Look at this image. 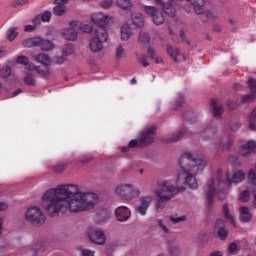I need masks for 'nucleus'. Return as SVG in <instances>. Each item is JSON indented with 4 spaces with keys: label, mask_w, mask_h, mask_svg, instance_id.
Returning a JSON list of instances; mask_svg holds the SVG:
<instances>
[{
    "label": "nucleus",
    "mask_w": 256,
    "mask_h": 256,
    "mask_svg": "<svg viewBox=\"0 0 256 256\" xmlns=\"http://www.w3.org/2000/svg\"><path fill=\"white\" fill-rule=\"evenodd\" d=\"M99 196L93 192H83L75 184H61L48 189L42 196V206L49 217L59 213H83L97 205Z\"/></svg>",
    "instance_id": "f257e3e1"
},
{
    "label": "nucleus",
    "mask_w": 256,
    "mask_h": 256,
    "mask_svg": "<svg viewBox=\"0 0 256 256\" xmlns=\"http://www.w3.org/2000/svg\"><path fill=\"white\" fill-rule=\"evenodd\" d=\"M178 167L180 172L176 176V185H185L189 189H197V175H200L207 167L205 157H193V154L185 152L178 159Z\"/></svg>",
    "instance_id": "f03ea898"
},
{
    "label": "nucleus",
    "mask_w": 256,
    "mask_h": 256,
    "mask_svg": "<svg viewBox=\"0 0 256 256\" xmlns=\"http://www.w3.org/2000/svg\"><path fill=\"white\" fill-rule=\"evenodd\" d=\"M244 179L245 172L241 170L235 171L231 177L227 174H223V171L218 170L216 180L212 178L207 182L206 199L208 205H213V199H215L216 195L223 201V199H225V194H223L225 186L229 187L232 183H241Z\"/></svg>",
    "instance_id": "7ed1b4c3"
},
{
    "label": "nucleus",
    "mask_w": 256,
    "mask_h": 256,
    "mask_svg": "<svg viewBox=\"0 0 256 256\" xmlns=\"http://www.w3.org/2000/svg\"><path fill=\"white\" fill-rule=\"evenodd\" d=\"M152 187L155 197L164 200L171 201L176 195H179V187L173 185L170 180H156Z\"/></svg>",
    "instance_id": "20e7f679"
},
{
    "label": "nucleus",
    "mask_w": 256,
    "mask_h": 256,
    "mask_svg": "<svg viewBox=\"0 0 256 256\" xmlns=\"http://www.w3.org/2000/svg\"><path fill=\"white\" fill-rule=\"evenodd\" d=\"M109 34L103 26H97L94 29V37L89 40L88 47L91 53H101L103 51V43H107Z\"/></svg>",
    "instance_id": "39448f33"
},
{
    "label": "nucleus",
    "mask_w": 256,
    "mask_h": 256,
    "mask_svg": "<svg viewBox=\"0 0 256 256\" xmlns=\"http://www.w3.org/2000/svg\"><path fill=\"white\" fill-rule=\"evenodd\" d=\"M115 193L118 197L126 199V201H133V199H137L141 195V190L133 184H121L116 187Z\"/></svg>",
    "instance_id": "423d86ee"
},
{
    "label": "nucleus",
    "mask_w": 256,
    "mask_h": 256,
    "mask_svg": "<svg viewBox=\"0 0 256 256\" xmlns=\"http://www.w3.org/2000/svg\"><path fill=\"white\" fill-rule=\"evenodd\" d=\"M25 219L36 227H41L45 224V214L39 207H31L25 213Z\"/></svg>",
    "instance_id": "0eeeda50"
},
{
    "label": "nucleus",
    "mask_w": 256,
    "mask_h": 256,
    "mask_svg": "<svg viewBox=\"0 0 256 256\" xmlns=\"http://www.w3.org/2000/svg\"><path fill=\"white\" fill-rule=\"evenodd\" d=\"M86 237L94 243L95 245H105L107 241V236H105V232L99 228L89 227L86 231Z\"/></svg>",
    "instance_id": "6e6552de"
},
{
    "label": "nucleus",
    "mask_w": 256,
    "mask_h": 256,
    "mask_svg": "<svg viewBox=\"0 0 256 256\" xmlns=\"http://www.w3.org/2000/svg\"><path fill=\"white\" fill-rule=\"evenodd\" d=\"M157 128L155 126H151L150 128L146 129L145 131L141 132L139 135V142L140 145H151L153 141H155V132Z\"/></svg>",
    "instance_id": "1a4fd4ad"
},
{
    "label": "nucleus",
    "mask_w": 256,
    "mask_h": 256,
    "mask_svg": "<svg viewBox=\"0 0 256 256\" xmlns=\"http://www.w3.org/2000/svg\"><path fill=\"white\" fill-rule=\"evenodd\" d=\"M144 11L147 15H150L155 25H163V23H165V16H163V13L157 10V8L153 6H145Z\"/></svg>",
    "instance_id": "9d476101"
},
{
    "label": "nucleus",
    "mask_w": 256,
    "mask_h": 256,
    "mask_svg": "<svg viewBox=\"0 0 256 256\" xmlns=\"http://www.w3.org/2000/svg\"><path fill=\"white\" fill-rule=\"evenodd\" d=\"M233 145H235V137L233 135L228 136L226 140L218 137L215 141V147H217V149H221L222 151H229Z\"/></svg>",
    "instance_id": "9b49d317"
},
{
    "label": "nucleus",
    "mask_w": 256,
    "mask_h": 256,
    "mask_svg": "<svg viewBox=\"0 0 256 256\" xmlns=\"http://www.w3.org/2000/svg\"><path fill=\"white\" fill-rule=\"evenodd\" d=\"M214 231L218 239H221V241H225V239H227V236L229 235V232L227 231V229H225V221H223L222 219L216 220L214 225Z\"/></svg>",
    "instance_id": "f8f14e48"
},
{
    "label": "nucleus",
    "mask_w": 256,
    "mask_h": 256,
    "mask_svg": "<svg viewBox=\"0 0 256 256\" xmlns=\"http://www.w3.org/2000/svg\"><path fill=\"white\" fill-rule=\"evenodd\" d=\"M115 215L117 221H120L121 223L128 221L129 217H131V210L127 208L126 206H119L115 210Z\"/></svg>",
    "instance_id": "ddd939ff"
},
{
    "label": "nucleus",
    "mask_w": 256,
    "mask_h": 256,
    "mask_svg": "<svg viewBox=\"0 0 256 256\" xmlns=\"http://www.w3.org/2000/svg\"><path fill=\"white\" fill-rule=\"evenodd\" d=\"M256 151V142L255 141H248L246 144L240 146L239 154L242 157H249L252 153Z\"/></svg>",
    "instance_id": "4468645a"
},
{
    "label": "nucleus",
    "mask_w": 256,
    "mask_h": 256,
    "mask_svg": "<svg viewBox=\"0 0 256 256\" xmlns=\"http://www.w3.org/2000/svg\"><path fill=\"white\" fill-rule=\"evenodd\" d=\"M92 23L98 25V27H103V25H107V21H109V16L105 15L101 12H96L91 15Z\"/></svg>",
    "instance_id": "2eb2a0df"
},
{
    "label": "nucleus",
    "mask_w": 256,
    "mask_h": 256,
    "mask_svg": "<svg viewBox=\"0 0 256 256\" xmlns=\"http://www.w3.org/2000/svg\"><path fill=\"white\" fill-rule=\"evenodd\" d=\"M200 135L204 141H211L215 139V135H217V127L209 126L200 132Z\"/></svg>",
    "instance_id": "dca6fc26"
},
{
    "label": "nucleus",
    "mask_w": 256,
    "mask_h": 256,
    "mask_svg": "<svg viewBox=\"0 0 256 256\" xmlns=\"http://www.w3.org/2000/svg\"><path fill=\"white\" fill-rule=\"evenodd\" d=\"M239 219L241 223H249V221L253 219V215L247 206H242L239 208Z\"/></svg>",
    "instance_id": "f3484780"
},
{
    "label": "nucleus",
    "mask_w": 256,
    "mask_h": 256,
    "mask_svg": "<svg viewBox=\"0 0 256 256\" xmlns=\"http://www.w3.org/2000/svg\"><path fill=\"white\" fill-rule=\"evenodd\" d=\"M77 30L75 28H66L62 31V37L66 39V41H76L77 40Z\"/></svg>",
    "instance_id": "a211bd4d"
},
{
    "label": "nucleus",
    "mask_w": 256,
    "mask_h": 256,
    "mask_svg": "<svg viewBox=\"0 0 256 256\" xmlns=\"http://www.w3.org/2000/svg\"><path fill=\"white\" fill-rule=\"evenodd\" d=\"M34 61L40 63V65H44V67H49V65H51V57L45 53H40L34 56Z\"/></svg>",
    "instance_id": "6ab92c4d"
},
{
    "label": "nucleus",
    "mask_w": 256,
    "mask_h": 256,
    "mask_svg": "<svg viewBox=\"0 0 256 256\" xmlns=\"http://www.w3.org/2000/svg\"><path fill=\"white\" fill-rule=\"evenodd\" d=\"M40 43H41V37L27 38L22 41L23 47H26L27 49H31V47H39Z\"/></svg>",
    "instance_id": "aec40b11"
},
{
    "label": "nucleus",
    "mask_w": 256,
    "mask_h": 256,
    "mask_svg": "<svg viewBox=\"0 0 256 256\" xmlns=\"http://www.w3.org/2000/svg\"><path fill=\"white\" fill-rule=\"evenodd\" d=\"M183 137H185V130H180L168 135L165 141L166 143H177V141L183 139Z\"/></svg>",
    "instance_id": "412c9836"
},
{
    "label": "nucleus",
    "mask_w": 256,
    "mask_h": 256,
    "mask_svg": "<svg viewBox=\"0 0 256 256\" xmlns=\"http://www.w3.org/2000/svg\"><path fill=\"white\" fill-rule=\"evenodd\" d=\"M155 3L162 6V9L166 15H169V17H175V8H173V5L171 4H165L163 3V0H154Z\"/></svg>",
    "instance_id": "4be33fe9"
},
{
    "label": "nucleus",
    "mask_w": 256,
    "mask_h": 256,
    "mask_svg": "<svg viewBox=\"0 0 256 256\" xmlns=\"http://www.w3.org/2000/svg\"><path fill=\"white\" fill-rule=\"evenodd\" d=\"M132 23L135 27H143L145 25V18H143V14L139 12H135L131 15Z\"/></svg>",
    "instance_id": "5701e85b"
},
{
    "label": "nucleus",
    "mask_w": 256,
    "mask_h": 256,
    "mask_svg": "<svg viewBox=\"0 0 256 256\" xmlns=\"http://www.w3.org/2000/svg\"><path fill=\"white\" fill-rule=\"evenodd\" d=\"M41 51H53L55 49V44L51 40L40 38V43L38 45Z\"/></svg>",
    "instance_id": "b1692460"
},
{
    "label": "nucleus",
    "mask_w": 256,
    "mask_h": 256,
    "mask_svg": "<svg viewBox=\"0 0 256 256\" xmlns=\"http://www.w3.org/2000/svg\"><path fill=\"white\" fill-rule=\"evenodd\" d=\"M210 106L213 109L214 117H221V115H223V105H221V103L211 100Z\"/></svg>",
    "instance_id": "393cba45"
},
{
    "label": "nucleus",
    "mask_w": 256,
    "mask_h": 256,
    "mask_svg": "<svg viewBox=\"0 0 256 256\" xmlns=\"http://www.w3.org/2000/svg\"><path fill=\"white\" fill-rule=\"evenodd\" d=\"M109 221V215H107V211L102 210L100 213L95 216V223L97 225H103Z\"/></svg>",
    "instance_id": "a878e982"
},
{
    "label": "nucleus",
    "mask_w": 256,
    "mask_h": 256,
    "mask_svg": "<svg viewBox=\"0 0 256 256\" xmlns=\"http://www.w3.org/2000/svg\"><path fill=\"white\" fill-rule=\"evenodd\" d=\"M138 43H141V45H150L151 35L149 32L141 31L138 35Z\"/></svg>",
    "instance_id": "bb28decb"
},
{
    "label": "nucleus",
    "mask_w": 256,
    "mask_h": 256,
    "mask_svg": "<svg viewBox=\"0 0 256 256\" xmlns=\"http://www.w3.org/2000/svg\"><path fill=\"white\" fill-rule=\"evenodd\" d=\"M131 35H133V32L131 31V28L129 25L124 24L121 28V39L122 41H129L131 39Z\"/></svg>",
    "instance_id": "cd10ccee"
},
{
    "label": "nucleus",
    "mask_w": 256,
    "mask_h": 256,
    "mask_svg": "<svg viewBox=\"0 0 256 256\" xmlns=\"http://www.w3.org/2000/svg\"><path fill=\"white\" fill-rule=\"evenodd\" d=\"M116 5L124 11H131L133 9V3H131V0H117Z\"/></svg>",
    "instance_id": "c85d7f7f"
},
{
    "label": "nucleus",
    "mask_w": 256,
    "mask_h": 256,
    "mask_svg": "<svg viewBox=\"0 0 256 256\" xmlns=\"http://www.w3.org/2000/svg\"><path fill=\"white\" fill-rule=\"evenodd\" d=\"M167 53L170 55L171 59H173L174 63H178L177 57L181 55V51L179 48H173L172 46L167 47Z\"/></svg>",
    "instance_id": "c756f323"
},
{
    "label": "nucleus",
    "mask_w": 256,
    "mask_h": 256,
    "mask_svg": "<svg viewBox=\"0 0 256 256\" xmlns=\"http://www.w3.org/2000/svg\"><path fill=\"white\" fill-rule=\"evenodd\" d=\"M156 199H157L155 204L156 211L157 213H161V211L165 209V204L168 203V201L170 200H164L161 197H156Z\"/></svg>",
    "instance_id": "7c9ffc66"
},
{
    "label": "nucleus",
    "mask_w": 256,
    "mask_h": 256,
    "mask_svg": "<svg viewBox=\"0 0 256 256\" xmlns=\"http://www.w3.org/2000/svg\"><path fill=\"white\" fill-rule=\"evenodd\" d=\"M73 53H75V47H73V45H71V44H66L62 48L63 57H69V56L73 55Z\"/></svg>",
    "instance_id": "2f4dec72"
},
{
    "label": "nucleus",
    "mask_w": 256,
    "mask_h": 256,
    "mask_svg": "<svg viewBox=\"0 0 256 256\" xmlns=\"http://www.w3.org/2000/svg\"><path fill=\"white\" fill-rule=\"evenodd\" d=\"M152 203H153V196L151 195L143 196L140 198V204L147 209H149Z\"/></svg>",
    "instance_id": "473e14b6"
},
{
    "label": "nucleus",
    "mask_w": 256,
    "mask_h": 256,
    "mask_svg": "<svg viewBox=\"0 0 256 256\" xmlns=\"http://www.w3.org/2000/svg\"><path fill=\"white\" fill-rule=\"evenodd\" d=\"M65 13H67V7L65 6L56 4V6L53 8V14L57 17H61L62 15H65Z\"/></svg>",
    "instance_id": "72a5a7b5"
},
{
    "label": "nucleus",
    "mask_w": 256,
    "mask_h": 256,
    "mask_svg": "<svg viewBox=\"0 0 256 256\" xmlns=\"http://www.w3.org/2000/svg\"><path fill=\"white\" fill-rule=\"evenodd\" d=\"M24 83L29 87H35L36 85L35 76L31 73H27L24 77Z\"/></svg>",
    "instance_id": "f704fd0d"
},
{
    "label": "nucleus",
    "mask_w": 256,
    "mask_h": 256,
    "mask_svg": "<svg viewBox=\"0 0 256 256\" xmlns=\"http://www.w3.org/2000/svg\"><path fill=\"white\" fill-rule=\"evenodd\" d=\"M223 213H224V217L226 219H229L230 223L235 227V218H233V215H231V213H229V205H227V204L223 205Z\"/></svg>",
    "instance_id": "c9c22d12"
},
{
    "label": "nucleus",
    "mask_w": 256,
    "mask_h": 256,
    "mask_svg": "<svg viewBox=\"0 0 256 256\" xmlns=\"http://www.w3.org/2000/svg\"><path fill=\"white\" fill-rule=\"evenodd\" d=\"M19 33H17V28L16 27H11L7 31V39L8 41H15Z\"/></svg>",
    "instance_id": "e433bc0d"
},
{
    "label": "nucleus",
    "mask_w": 256,
    "mask_h": 256,
    "mask_svg": "<svg viewBox=\"0 0 256 256\" xmlns=\"http://www.w3.org/2000/svg\"><path fill=\"white\" fill-rule=\"evenodd\" d=\"M168 251L173 256H178L181 253V248H179V245H177V244H170L168 246Z\"/></svg>",
    "instance_id": "4c0bfd02"
},
{
    "label": "nucleus",
    "mask_w": 256,
    "mask_h": 256,
    "mask_svg": "<svg viewBox=\"0 0 256 256\" xmlns=\"http://www.w3.org/2000/svg\"><path fill=\"white\" fill-rule=\"evenodd\" d=\"M67 169V164L66 163H58L53 166V171L54 173H57L58 175L63 173Z\"/></svg>",
    "instance_id": "58836bf2"
},
{
    "label": "nucleus",
    "mask_w": 256,
    "mask_h": 256,
    "mask_svg": "<svg viewBox=\"0 0 256 256\" xmlns=\"http://www.w3.org/2000/svg\"><path fill=\"white\" fill-rule=\"evenodd\" d=\"M10 76H11V68L9 66L0 68V77L2 79H6V77H10Z\"/></svg>",
    "instance_id": "ea45409f"
},
{
    "label": "nucleus",
    "mask_w": 256,
    "mask_h": 256,
    "mask_svg": "<svg viewBox=\"0 0 256 256\" xmlns=\"http://www.w3.org/2000/svg\"><path fill=\"white\" fill-rule=\"evenodd\" d=\"M36 71L38 75H41L42 77H49L51 75V70L49 68H41V67H36Z\"/></svg>",
    "instance_id": "a19ab883"
},
{
    "label": "nucleus",
    "mask_w": 256,
    "mask_h": 256,
    "mask_svg": "<svg viewBox=\"0 0 256 256\" xmlns=\"http://www.w3.org/2000/svg\"><path fill=\"white\" fill-rule=\"evenodd\" d=\"M256 93L252 92L251 94H246L242 96V103H251V101H255Z\"/></svg>",
    "instance_id": "79ce46f5"
},
{
    "label": "nucleus",
    "mask_w": 256,
    "mask_h": 256,
    "mask_svg": "<svg viewBox=\"0 0 256 256\" xmlns=\"http://www.w3.org/2000/svg\"><path fill=\"white\" fill-rule=\"evenodd\" d=\"M115 55L117 59H123V57H125V48H123L122 45H118Z\"/></svg>",
    "instance_id": "37998d69"
},
{
    "label": "nucleus",
    "mask_w": 256,
    "mask_h": 256,
    "mask_svg": "<svg viewBox=\"0 0 256 256\" xmlns=\"http://www.w3.org/2000/svg\"><path fill=\"white\" fill-rule=\"evenodd\" d=\"M250 198H251V193L249 192V190H244L240 194V201H242V203H247V201H249Z\"/></svg>",
    "instance_id": "c03bdc74"
},
{
    "label": "nucleus",
    "mask_w": 256,
    "mask_h": 256,
    "mask_svg": "<svg viewBox=\"0 0 256 256\" xmlns=\"http://www.w3.org/2000/svg\"><path fill=\"white\" fill-rule=\"evenodd\" d=\"M183 103H185V96H183V94H180V96L174 103L173 109H179V107H181Z\"/></svg>",
    "instance_id": "a18cd8bd"
},
{
    "label": "nucleus",
    "mask_w": 256,
    "mask_h": 256,
    "mask_svg": "<svg viewBox=\"0 0 256 256\" xmlns=\"http://www.w3.org/2000/svg\"><path fill=\"white\" fill-rule=\"evenodd\" d=\"M169 220L176 225V223H183V221H187V217L185 216H180V217H174V216H169Z\"/></svg>",
    "instance_id": "49530a36"
},
{
    "label": "nucleus",
    "mask_w": 256,
    "mask_h": 256,
    "mask_svg": "<svg viewBox=\"0 0 256 256\" xmlns=\"http://www.w3.org/2000/svg\"><path fill=\"white\" fill-rule=\"evenodd\" d=\"M80 29L83 31V33H92L93 32V25L86 23L81 24Z\"/></svg>",
    "instance_id": "de8ad7c7"
},
{
    "label": "nucleus",
    "mask_w": 256,
    "mask_h": 256,
    "mask_svg": "<svg viewBox=\"0 0 256 256\" xmlns=\"http://www.w3.org/2000/svg\"><path fill=\"white\" fill-rule=\"evenodd\" d=\"M102 9H111L113 7V0H103L100 2Z\"/></svg>",
    "instance_id": "09e8293b"
},
{
    "label": "nucleus",
    "mask_w": 256,
    "mask_h": 256,
    "mask_svg": "<svg viewBox=\"0 0 256 256\" xmlns=\"http://www.w3.org/2000/svg\"><path fill=\"white\" fill-rule=\"evenodd\" d=\"M248 87H249L251 93H256V79L255 78H250L248 80Z\"/></svg>",
    "instance_id": "8fccbe9b"
},
{
    "label": "nucleus",
    "mask_w": 256,
    "mask_h": 256,
    "mask_svg": "<svg viewBox=\"0 0 256 256\" xmlns=\"http://www.w3.org/2000/svg\"><path fill=\"white\" fill-rule=\"evenodd\" d=\"M12 7H14V9H17V7H23V5H27V1L26 0H14L11 3Z\"/></svg>",
    "instance_id": "3c124183"
},
{
    "label": "nucleus",
    "mask_w": 256,
    "mask_h": 256,
    "mask_svg": "<svg viewBox=\"0 0 256 256\" xmlns=\"http://www.w3.org/2000/svg\"><path fill=\"white\" fill-rule=\"evenodd\" d=\"M66 59L65 56H55L53 58V62L55 63V65H63L65 63Z\"/></svg>",
    "instance_id": "603ef678"
},
{
    "label": "nucleus",
    "mask_w": 256,
    "mask_h": 256,
    "mask_svg": "<svg viewBox=\"0 0 256 256\" xmlns=\"http://www.w3.org/2000/svg\"><path fill=\"white\" fill-rule=\"evenodd\" d=\"M40 18L44 23H47L51 19V11H45L42 15H40Z\"/></svg>",
    "instance_id": "864d4df0"
},
{
    "label": "nucleus",
    "mask_w": 256,
    "mask_h": 256,
    "mask_svg": "<svg viewBox=\"0 0 256 256\" xmlns=\"http://www.w3.org/2000/svg\"><path fill=\"white\" fill-rule=\"evenodd\" d=\"M80 256H95V251L89 249H81Z\"/></svg>",
    "instance_id": "5fc2aeb1"
},
{
    "label": "nucleus",
    "mask_w": 256,
    "mask_h": 256,
    "mask_svg": "<svg viewBox=\"0 0 256 256\" xmlns=\"http://www.w3.org/2000/svg\"><path fill=\"white\" fill-rule=\"evenodd\" d=\"M136 211L140 215H147V208H145V206H143V204H139L138 206H136Z\"/></svg>",
    "instance_id": "6e6d98bb"
},
{
    "label": "nucleus",
    "mask_w": 256,
    "mask_h": 256,
    "mask_svg": "<svg viewBox=\"0 0 256 256\" xmlns=\"http://www.w3.org/2000/svg\"><path fill=\"white\" fill-rule=\"evenodd\" d=\"M91 161H93V155L91 154L84 155L80 158L81 163H89Z\"/></svg>",
    "instance_id": "4d7b16f0"
},
{
    "label": "nucleus",
    "mask_w": 256,
    "mask_h": 256,
    "mask_svg": "<svg viewBox=\"0 0 256 256\" xmlns=\"http://www.w3.org/2000/svg\"><path fill=\"white\" fill-rule=\"evenodd\" d=\"M28 61H29V58L27 56H18L17 58V63H19L20 65L25 66Z\"/></svg>",
    "instance_id": "13d9d810"
},
{
    "label": "nucleus",
    "mask_w": 256,
    "mask_h": 256,
    "mask_svg": "<svg viewBox=\"0 0 256 256\" xmlns=\"http://www.w3.org/2000/svg\"><path fill=\"white\" fill-rule=\"evenodd\" d=\"M139 145H141V142L139 141V138L138 140H131L129 143H128V147H130V149H135V147H139Z\"/></svg>",
    "instance_id": "bf43d9fd"
},
{
    "label": "nucleus",
    "mask_w": 256,
    "mask_h": 256,
    "mask_svg": "<svg viewBox=\"0 0 256 256\" xmlns=\"http://www.w3.org/2000/svg\"><path fill=\"white\" fill-rule=\"evenodd\" d=\"M24 66L28 71H36L37 70V66L33 62L28 61Z\"/></svg>",
    "instance_id": "052dcab7"
},
{
    "label": "nucleus",
    "mask_w": 256,
    "mask_h": 256,
    "mask_svg": "<svg viewBox=\"0 0 256 256\" xmlns=\"http://www.w3.org/2000/svg\"><path fill=\"white\" fill-rule=\"evenodd\" d=\"M248 179L251 183H255V180H256V174H255V171L253 170H250L249 173H248Z\"/></svg>",
    "instance_id": "680f3d73"
},
{
    "label": "nucleus",
    "mask_w": 256,
    "mask_h": 256,
    "mask_svg": "<svg viewBox=\"0 0 256 256\" xmlns=\"http://www.w3.org/2000/svg\"><path fill=\"white\" fill-rule=\"evenodd\" d=\"M158 225L164 233H169V228H167V226L163 224V220H158Z\"/></svg>",
    "instance_id": "e2e57ef3"
},
{
    "label": "nucleus",
    "mask_w": 256,
    "mask_h": 256,
    "mask_svg": "<svg viewBox=\"0 0 256 256\" xmlns=\"http://www.w3.org/2000/svg\"><path fill=\"white\" fill-rule=\"evenodd\" d=\"M139 63H141L142 67H149V63L147 62V56L140 57Z\"/></svg>",
    "instance_id": "0e129e2a"
},
{
    "label": "nucleus",
    "mask_w": 256,
    "mask_h": 256,
    "mask_svg": "<svg viewBox=\"0 0 256 256\" xmlns=\"http://www.w3.org/2000/svg\"><path fill=\"white\" fill-rule=\"evenodd\" d=\"M147 53H148L150 59H152V60L156 57L155 49H153L152 47H148Z\"/></svg>",
    "instance_id": "69168bd1"
},
{
    "label": "nucleus",
    "mask_w": 256,
    "mask_h": 256,
    "mask_svg": "<svg viewBox=\"0 0 256 256\" xmlns=\"http://www.w3.org/2000/svg\"><path fill=\"white\" fill-rule=\"evenodd\" d=\"M41 21H43L41 19V15H37L33 20L32 23L35 25V27H37V25H41Z\"/></svg>",
    "instance_id": "338daca9"
},
{
    "label": "nucleus",
    "mask_w": 256,
    "mask_h": 256,
    "mask_svg": "<svg viewBox=\"0 0 256 256\" xmlns=\"http://www.w3.org/2000/svg\"><path fill=\"white\" fill-rule=\"evenodd\" d=\"M237 249H238L237 244L231 243L229 248H228V251H229V253H235V251H237Z\"/></svg>",
    "instance_id": "774afa93"
}]
</instances>
